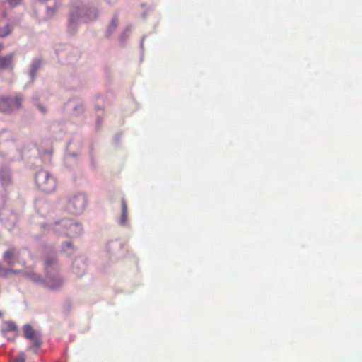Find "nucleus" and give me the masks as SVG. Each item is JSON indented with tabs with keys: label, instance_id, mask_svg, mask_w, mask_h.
I'll return each instance as SVG.
<instances>
[{
	"label": "nucleus",
	"instance_id": "11",
	"mask_svg": "<svg viewBox=\"0 0 362 362\" xmlns=\"http://www.w3.org/2000/svg\"><path fill=\"white\" fill-rule=\"evenodd\" d=\"M118 25V16L117 14L114 15L110 23L108 25L106 36L109 37L112 35V33L115 32Z\"/></svg>",
	"mask_w": 362,
	"mask_h": 362
},
{
	"label": "nucleus",
	"instance_id": "21",
	"mask_svg": "<svg viewBox=\"0 0 362 362\" xmlns=\"http://www.w3.org/2000/svg\"><path fill=\"white\" fill-rule=\"evenodd\" d=\"M33 100L35 105H37L41 111L44 112L43 107L38 105V98L36 95L33 98Z\"/></svg>",
	"mask_w": 362,
	"mask_h": 362
},
{
	"label": "nucleus",
	"instance_id": "25",
	"mask_svg": "<svg viewBox=\"0 0 362 362\" xmlns=\"http://www.w3.org/2000/svg\"><path fill=\"white\" fill-rule=\"evenodd\" d=\"M3 49V45L0 44V52Z\"/></svg>",
	"mask_w": 362,
	"mask_h": 362
},
{
	"label": "nucleus",
	"instance_id": "16",
	"mask_svg": "<svg viewBox=\"0 0 362 362\" xmlns=\"http://www.w3.org/2000/svg\"><path fill=\"white\" fill-rule=\"evenodd\" d=\"M42 62L41 61L36 60L33 63L32 67H31V71L30 72V78L32 80L34 78L35 72L40 67L42 66Z\"/></svg>",
	"mask_w": 362,
	"mask_h": 362
},
{
	"label": "nucleus",
	"instance_id": "20",
	"mask_svg": "<svg viewBox=\"0 0 362 362\" xmlns=\"http://www.w3.org/2000/svg\"><path fill=\"white\" fill-rule=\"evenodd\" d=\"M0 179H1V180L3 181V184L4 185H6L11 182V177L8 175H6L5 177L1 176Z\"/></svg>",
	"mask_w": 362,
	"mask_h": 362
},
{
	"label": "nucleus",
	"instance_id": "1",
	"mask_svg": "<svg viewBox=\"0 0 362 362\" xmlns=\"http://www.w3.org/2000/svg\"><path fill=\"white\" fill-rule=\"evenodd\" d=\"M97 11L93 8H86L82 4H78L72 7L69 16V28L71 31L76 30V25L81 19L84 21H92L97 17Z\"/></svg>",
	"mask_w": 362,
	"mask_h": 362
},
{
	"label": "nucleus",
	"instance_id": "23",
	"mask_svg": "<svg viewBox=\"0 0 362 362\" xmlns=\"http://www.w3.org/2000/svg\"><path fill=\"white\" fill-rule=\"evenodd\" d=\"M53 264V261L49 262V260L47 259V263H46L47 273H50V271L49 270V264Z\"/></svg>",
	"mask_w": 362,
	"mask_h": 362
},
{
	"label": "nucleus",
	"instance_id": "10",
	"mask_svg": "<svg viewBox=\"0 0 362 362\" xmlns=\"http://www.w3.org/2000/svg\"><path fill=\"white\" fill-rule=\"evenodd\" d=\"M62 284L63 281L59 276L49 277L48 279H47V286L52 291L61 288Z\"/></svg>",
	"mask_w": 362,
	"mask_h": 362
},
{
	"label": "nucleus",
	"instance_id": "26",
	"mask_svg": "<svg viewBox=\"0 0 362 362\" xmlns=\"http://www.w3.org/2000/svg\"><path fill=\"white\" fill-rule=\"evenodd\" d=\"M31 279H32L33 280H35H35H37V279H36L35 277H32Z\"/></svg>",
	"mask_w": 362,
	"mask_h": 362
},
{
	"label": "nucleus",
	"instance_id": "8",
	"mask_svg": "<svg viewBox=\"0 0 362 362\" xmlns=\"http://www.w3.org/2000/svg\"><path fill=\"white\" fill-rule=\"evenodd\" d=\"M16 325L11 322H6L3 325L2 332L8 338H13L17 334Z\"/></svg>",
	"mask_w": 362,
	"mask_h": 362
},
{
	"label": "nucleus",
	"instance_id": "6",
	"mask_svg": "<svg viewBox=\"0 0 362 362\" xmlns=\"http://www.w3.org/2000/svg\"><path fill=\"white\" fill-rule=\"evenodd\" d=\"M23 332L27 339L33 341V345L36 349H38L40 346L42 342L39 341L36 332L30 325H25L23 326Z\"/></svg>",
	"mask_w": 362,
	"mask_h": 362
},
{
	"label": "nucleus",
	"instance_id": "18",
	"mask_svg": "<svg viewBox=\"0 0 362 362\" xmlns=\"http://www.w3.org/2000/svg\"><path fill=\"white\" fill-rule=\"evenodd\" d=\"M7 2L11 7L14 8L19 6L21 4L22 0H7Z\"/></svg>",
	"mask_w": 362,
	"mask_h": 362
},
{
	"label": "nucleus",
	"instance_id": "13",
	"mask_svg": "<svg viewBox=\"0 0 362 362\" xmlns=\"http://www.w3.org/2000/svg\"><path fill=\"white\" fill-rule=\"evenodd\" d=\"M11 273L15 274L22 273L23 275H25V273L23 272V271H21V270H15L13 269H6L0 267V276L1 277L6 278L9 276V274H11Z\"/></svg>",
	"mask_w": 362,
	"mask_h": 362
},
{
	"label": "nucleus",
	"instance_id": "4",
	"mask_svg": "<svg viewBox=\"0 0 362 362\" xmlns=\"http://www.w3.org/2000/svg\"><path fill=\"white\" fill-rule=\"evenodd\" d=\"M22 102L21 95L0 97V111L4 113L15 112L21 107Z\"/></svg>",
	"mask_w": 362,
	"mask_h": 362
},
{
	"label": "nucleus",
	"instance_id": "15",
	"mask_svg": "<svg viewBox=\"0 0 362 362\" xmlns=\"http://www.w3.org/2000/svg\"><path fill=\"white\" fill-rule=\"evenodd\" d=\"M62 250L68 255H71L74 252V247L71 242L64 243L62 245Z\"/></svg>",
	"mask_w": 362,
	"mask_h": 362
},
{
	"label": "nucleus",
	"instance_id": "3",
	"mask_svg": "<svg viewBox=\"0 0 362 362\" xmlns=\"http://www.w3.org/2000/svg\"><path fill=\"white\" fill-rule=\"evenodd\" d=\"M57 225L59 227V230H62V233L70 238L79 235L83 230L80 223L72 219L64 218L57 222Z\"/></svg>",
	"mask_w": 362,
	"mask_h": 362
},
{
	"label": "nucleus",
	"instance_id": "9",
	"mask_svg": "<svg viewBox=\"0 0 362 362\" xmlns=\"http://www.w3.org/2000/svg\"><path fill=\"white\" fill-rule=\"evenodd\" d=\"M86 268V263L82 260L77 259H75L73 263L72 272L77 276H81L85 273Z\"/></svg>",
	"mask_w": 362,
	"mask_h": 362
},
{
	"label": "nucleus",
	"instance_id": "19",
	"mask_svg": "<svg viewBox=\"0 0 362 362\" xmlns=\"http://www.w3.org/2000/svg\"><path fill=\"white\" fill-rule=\"evenodd\" d=\"M25 357L23 353H20L14 359L13 362H25Z\"/></svg>",
	"mask_w": 362,
	"mask_h": 362
},
{
	"label": "nucleus",
	"instance_id": "7",
	"mask_svg": "<svg viewBox=\"0 0 362 362\" xmlns=\"http://www.w3.org/2000/svg\"><path fill=\"white\" fill-rule=\"evenodd\" d=\"M13 54H9L2 57H0V70H13Z\"/></svg>",
	"mask_w": 362,
	"mask_h": 362
},
{
	"label": "nucleus",
	"instance_id": "22",
	"mask_svg": "<svg viewBox=\"0 0 362 362\" xmlns=\"http://www.w3.org/2000/svg\"><path fill=\"white\" fill-rule=\"evenodd\" d=\"M51 6V5H47V16H48L49 13L52 15L54 12V9H52Z\"/></svg>",
	"mask_w": 362,
	"mask_h": 362
},
{
	"label": "nucleus",
	"instance_id": "17",
	"mask_svg": "<svg viewBox=\"0 0 362 362\" xmlns=\"http://www.w3.org/2000/svg\"><path fill=\"white\" fill-rule=\"evenodd\" d=\"M48 184H52V187L51 189H47V192H53L54 191L55 188H56V183H55V180L52 178V177H50L49 176H48L47 175V185Z\"/></svg>",
	"mask_w": 362,
	"mask_h": 362
},
{
	"label": "nucleus",
	"instance_id": "2",
	"mask_svg": "<svg viewBox=\"0 0 362 362\" xmlns=\"http://www.w3.org/2000/svg\"><path fill=\"white\" fill-rule=\"evenodd\" d=\"M86 204V196L83 193H77L69 197L66 204V209L69 213L74 215H78L83 212Z\"/></svg>",
	"mask_w": 362,
	"mask_h": 362
},
{
	"label": "nucleus",
	"instance_id": "12",
	"mask_svg": "<svg viewBox=\"0 0 362 362\" xmlns=\"http://www.w3.org/2000/svg\"><path fill=\"white\" fill-rule=\"evenodd\" d=\"M127 221V204L124 199H122V216L120 223L124 225Z\"/></svg>",
	"mask_w": 362,
	"mask_h": 362
},
{
	"label": "nucleus",
	"instance_id": "14",
	"mask_svg": "<svg viewBox=\"0 0 362 362\" xmlns=\"http://www.w3.org/2000/svg\"><path fill=\"white\" fill-rule=\"evenodd\" d=\"M13 28L10 24H7L5 26L0 28V37H5L10 35L12 32Z\"/></svg>",
	"mask_w": 362,
	"mask_h": 362
},
{
	"label": "nucleus",
	"instance_id": "27",
	"mask_svg": "<svg viewBox=\"0 0 362 362\" xmlns=\"http://www.w3.org/2000/svg\"><path fill=\"white\" fill-rule=\"evenodd\" d=\"M47 1V4L48 3V1H50L51 0H46Z\"/></svg>",
	"mask_w": 362,
	"mask_h": 362
},
{
	"label": "nucleus",
	"instance_id": "5",
	"mask_svg": "<svg viewBox=\"0 0 362 362\" xmlns=\"http://www.w3.org/2000/svg\"><path fill=\"white\" fill-rule=\"evenodd\" d=\"M4 260L10 266H13L19 262L22 266H25V262L20 258L19 251L16 249H10L4 255Z\"/></svg>",
	"mask_w": 362,
	"mask_h": 362
},
{
	"label": "nucleus",
	"instance_id": "24",
	"mask_svg": "<svg viewBox=\"0 0 362 362\" xmlns=\"http://www.w3.org/2000/svg\"><path fill=\"white\" fill-rule=\"evenodd\" d=\"M109 4H114L117 0H105Z\"/></svg>",
	"mask_w": 362,
	"mask_h": 362
}]
</instances>
